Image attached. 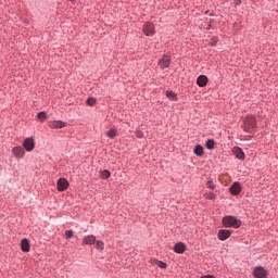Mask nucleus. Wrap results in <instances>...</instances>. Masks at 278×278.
Segmentation results:
<instances>
[{"instance_id": "nucleus-30", "label": "nucleus", "mask_w": 278, "mask_h": 278, "mask_svg": "<svg viewBox=\"0 0 278 278\" xmlns=\"http://www.w3.org/2000/svg\"><path fill=\"white\" fill-rule=\"evenodd\" d=\"M201 278H214L212 275L202 276Z\"/></svg>"}, {"instance_id": "nucleus-7", "label": "nucleus", "mask_w": 278, "mask_h": 278, "mask_svg": "<svg viewBox=\"0 0 278 278\" xmlns=\"http://www.w3.org/2000/svg\"><path fill=\"white\" fill-rule=\"evenodd\" d=\"M159 66L162 70L168 68V66H170V56H168L166 54L163 55V58L159 61Z\"/></svg>"}, {"instance_id": "nucleus-23", "label": "nucleus", "mask_w": 278, "mask_h": 278, "mask_svg": "<svg viewBox=\"0 0 278 278\" xmlns=\"http://www.w3.org/2000/svg\"><path fill=\"white\" fill-rule=\"evenodd\" d=\"M100 175H101V179H110V170H108V169H104V170H102L101 173H100Z\"/></svg>"}, {"instance_id": "nucleus-22", "label": "nucleus", "mask_w": 278, "mask_h": 278, "mask_svg": "<svg viewBox=\"0 0 278 278\" xmlns=\"http://www.w3.org/2000/svg\"><path fill=\"white\" fill-rule=\"evenodd\" d=\"M37 118L43 123V121H47V113L46 112H39L37 114Z\"/></svg>"}, {"instance_id": "nucleus-25", "label": "nucleus", "mask_w": 278, "mask_h": 278, "mask_svg": "<svg viewBox=\"0 0 278 278\" xmlns=\"http://www.w3.org/2000/svg\"><path fill=\"white\" fill-rule=\"evenodd\" d=\"M96 103H97V100H96L94 98H88V99H87V105L92 106V105H94Z\"/></svg>"}, {"instance_id": "nucleus-1", "label": "nucleus", "mask_w": 278, "mask_h": 278, "mask_svg": "<svg viewBox=\"0 0 278 278\" xmlns=\"http://www.w3.org/2000/svg\"><path fill=\"white\" fill-rule=\"evenodd\" d=\"M224 227H232L233 229H240L242 227V222L237 219L233 215L224 216L222 219Z\"/></svg>"}, {"instance_id": "nucleus-14", "label": "nucleus", "mask_w": 278, "mask_h": 278, "mask_svg": "<svg viewBox=\"0 0 278 278\" xmlns=\"http://www.w3.org/2000/svg\"><path fill=\"white\" fill-rule=\"evenodd\" d=\"M97 242V237H94V235H89V236H86L84 239H83V243L84 244H89V245H92Z\"/></svg>"}, {"instance_id": "nucleus-10", "label": "nucleus", "mask_w": 278, "mask_h": 278, "mask_svg": "<svg viewBox=\"0 0 278 278\" xmlns=\"http://www.w3.org/2000/svg\"><path fill=\"white\" fill-rule=\"evenodd\" d=\"M67 188H68V180H66L65 178H60L58 180L59 192H64V190H66Z\"/></svg>"}, {"instance_id": "nucleus-21", "label": "nucleus", "mask_w": 278, "mask_h": 278, "mask_svg": "<svg viewBox=\"0 0 278 278\" xmlns=\"http://www.w3.org/2000/svg\"><path fill=\"white\" fill-rule=\"evenodd\" d=\"M96 249H98L99 251H103V249H105V243H103V241L101 240L96 241Z\"/></svg>"}, {"instance_id": "nucleus-31", "label": "nucleus", "mask_w": 278, "mask_h": 278, "mask_svg": "<svg viewBox=\"0 0 278 278\" xmlns=\"http://www.w3.org/2000/svg\"><path fill=\"white\" fill-rule=\"evenodd\" d=\"M210 27H212V25L208 24L206 29H210Z\"/></svg>"}, {"instance_id": "nucleus-28", "label": "nucleus", "mask_w": 278, "mask_h": 278, "mask_svg": "<svg viewBox=\"0 0 278 278\" xmlns=\"http://www.w3.org/2000/svg\"><path fill=\"white\" fill-rule=\"evenodd\" d=\"M65 236H66L67 239L73 238V230H66Z\"/></svg>"}, {"instance_id": "nucleus-6", "label": "nucleus", "mask_w": 278, "mask_h": 278, "mask_svg": "<svg viewBox=\"0 0 278 278\" xmlns=\"http://www.w3.org/2000/svg\"><path fill=\"white\" fill-rule=\"evenodd\" d=\"M268 275V271L265 270L264 267L258 266L253 269V277L255 278H266Z\"/></svg>"}, {"instance_id": "nucleus-26", "label": "nucleus", "mask_w": 278, "mask_h": 278, "mask_svg": "<svg viewBox=\"0 0 278 278\" xmlns=\"http://www.w3.org/2000/svg\"><path fill=\"white\" fill-rule=\"evenodd\" d=\"M206 187L210 189V190H215L216 186L214 185V182L212 180H208L207 184H206Z\"/></svg>"}, {"instance_id": "nucleus-17", "label": "nucleus", "mask_w": 278, "mask_h": 278, "mask_svg": "<svg viewBox=\"0 0 278 278\" xmlns=\"http://www.w3.org/2000/svg\"><path fill=\"white\" fill-rule=\"evenodd\" d=\"M151 264H153V266H159V268H166V263L157 261V258L151 260Z\"/></svg>"}, {"instance_id": "nucleus-29", "label": "nucleus", "mask_w": 278, "mask_h": 278, "mask_svg": "<svg viewBox=\"0 0 278 278\" xmlns=\"http://www.w3.org/2000/svg\"><path fill=\"white\" fill-rule=\"evenodd\" d=\"M144 137V132H142V130H137V138H143Z\"/></svg>"}, {"instance_id": "nucleus-18", "label": "nucleus", "mask_w": 278, "mask_h": 278, "mask_svg": "<svg viewBox=\"0 0 278 278\" xmlns=\"http://www.w3.org/2000/svg\"><path fill=\"white\" fill-rule=\"evenodd\" d=\"M194 155H198V157H201L203 155V148L201 146H195L193 150Z\"/></svg>"}, {"instance_id": "nucleus-13", "label": "nucleus", "mask_w": 278, "mask_h": 278, "mask_svg": "<svg viewBox=\"0 0 278 278\" xmlns=\"http://www.w3.org/2000/svg\"><path fill=\"white\" fill-rule=\"evenodd\" d=\"M232 153L237 157V160H244V151H242V149L235 147L232 149Z\"/></svg>"}, {"instance_id": "nucleus-3", "label": "nucleus", "mask_w": 278, "mask_h": 278, "mask_svg": "<svg viewBox=\"0 0 278 278\" xmlns=\"http://www.w3.org/2000/svg\"><path fill=\"white\" fill-rule=\"evenodd\" d=\"M23 147L25 151L30 153V151H34V149H36V141H34L33 137H28L23 141Z\"/></svg>"}, {"instance_id": "nucleus-9", "label": "nucleus", "mask_w": 278, "mask_h": 278, "mask_svg": "<svg viewBox=\"0 0 278 278\" xmlns=\"http://www.w3.org/2000/svg\"><path fill=\"white\" fill-rule=\"evenodd\" d=\"M229 191L233 197L240 194V192H242V187L240 186V182H233L229 188Z\"/></svg>"}, {"instance_id": "nucleus-5", "label": "nucleus", "mask_w": 278, "mask_h": 278, "mask_svg": "<svg viewBox=\"0 0 278 278\" xmlns=\"http://www.w3.org/2000/svg\"><path fill=\"white\" fill-rule=\"evenodd\" d=\"M12 154L16 160H23V157H25V149L21 146L14 147L12 149Z\"/></svg>"}, {"instance_id": "nucleus-12", "label": "nucleus", "mask_w": 278, "mask_h": 278, "mask_svg": "<svg viewBox=\"0 0 278 278\" xmlns=\"http://www.w3.org/2000/svg\"><path fill=\"white\" fill-rule=\"evenodd\" d=\"M197 84L200 88H205V86H207V76L200 75L197 79Z\"/></svg>"}, {"instance_id": "nucleus-24", "label": "nucleus", "mask_w": 278, "mask_h": 278, "mask_svg": "<svg viewBox=\"0 0 278 278\" xmlns=\"http://www.w3.org/2000/svg\"><path fill=\"white\" fill-rule=\"evenodd\" d=\"M214 144H215L214 140L213 139H208L206 141V143H205V147H206V149L212 150V149H214Z\"/></svg>"}, {"instance_id": "nucleus-27", "label": "nucleus", "mask_w": 278, "mask_h": 278, "mask_svg": "<svg viewBox=\"0 0 278 278\" xmlns=\"http://www.w3.org/2000/svg\"><path fill=\"white\" fill-rule=\"evenodd\" d=\"M206 199H210L211 201L216 199V195L213 192L206 193Z\"/></svg>"}, {"instance_id": "nucleus-8", "label": "nucleus", "mask_w": 278, "mask_h": 278, "mask_svg": "<svg viewBox=\"0 0 278 278\" xmlns=\"http://www.w3.org/2000/svg\"><path fill=\"white\" fill-rule=\"evenodd\" d=\"M48 126L51 129H62L63 127H66V123L62 122V121H52L48 123Z\"/></svg>"}, {"instance_id": "nucleus-11", "label": "nucleus", "mask_w": 278, "mask_h": 278, "mask_svg": "<svg viewBox=\"0 0 278 278\" xmlns=\"http://www.w3.org/2000/svg\"><path fill=\"white\" fill-rule=\"evenodd\" d=\"M230 236H231L230 230L222 229V230L218 231V239L222 240V241L227 240Z\"/></svg>"}, {"instance_id": "nucleus-15", "label": "nucleus", "mask_w": 278, "mask_h": 278, "mask_svg": "<svg viewBox=\"0 0 278 278\" xmlns=\"http://www.w3.org/2000/svg\"><path fill=\"white\" fill-rule=\"evenodd\" d=\"M21 249L24 253H29V240L22 239L21 241Z\"/></svg>"}, {"instance_id": "nucleus-4", "label": "nucleus", "mask_w": 278, "mask_h": 278, "mask_svg": "<svg viewBox=\"0 0 278 278\" xmlns=\"http://www.w3.org/2000/svg\"><path fill=\"white\" fill-rule=\"evenodd\" d=\"M142 31L147 36H154L155 35V25H153V23H151V22H147L143 25Z\"/></svg>"}, {"instance_id": "nucleus-20", "label": "nucleus", "mask_w": 278, "mask_h": 278, "mask_svg": "<svg viewBox=\"0 0 278 278\" xmlns=\"http://www.w3.org/2000/svg\"><path fill=\"white\" fill-rule=\"evenodd\" d=\"M106 136L108 138H116L117 136L116 129L111 128L110 130L106 131Z\"/></svg>"}, {"instance_id": "nucleus-2", "label": "nucleus", "mask_w": 278, "mask_h": 278, "mask_svg": "<svg viewBox=\"0 0 278 278\" xmlns=\"http://www.w3.org/2000/svg\"><path fill=\"white\" fill-rule=\"evenodd\" d=\"M243 129L244 131H247L248 134H251L255 130V117L253 116H247L244 118V123H243Z\"/></svg>"}, {"instance_id": "nucleus-19", "label": "nucleus", "mask_w": 278, "mask_h": 278, "mask_svg": "<svg viewBox=\"0 0 278 278\" xmlns=\"http://www.w3.org/2000/svg\"><path fill=\"white\" fill-rule=\"evenodd\" d=\"M166 97L169 101H177V94L173 91H166Z\"/></svg>"}, {"instance_id": "nucleus-16", "label": "nucleus", "mask_w": 278, "mask_h": 278, "mask_svg": "<svg viewBox=\"0 0 278 278\" xmlns=\"http://www.w3.org/2000/svg\"><path fill=\"white\" fill-rule=\"evenodd\" d=\"M174 251L175 253H184V251H186V244H184L182 242L176 243L174 245Z\"/></svg>"}, {"instance_id": "nucleus-32", "label": "nucleus", "mask_w": 278, "mask_h": 278, "mask_svg": "<svg viewBox=\"0 0 278 278\" xmlns=\"http://www.w3.org/2000/svg\"><path fill=\"white\" fill-rule=\"evenodd\" d=\"M68 1H71V2L73 3V2L76 1V0H68Z\"/></svg>"}]
</instances>
